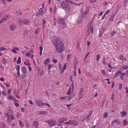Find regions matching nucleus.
I'll return each mask as SVG.
<instances>
[{"mask_svg": "<svg viewBox=\"0 0 128 128\" xmlns=\"http://www.w3.org/2000/svg\"><path fill=\"white\" fill-rule=\"evenodd\" d=\"M57 22L59 24L60 27L62 28H65L66 27V25L64 20L62 18L58 17V18Z\"/></svg>", "mask_w": 128, "mask_h": 128, "instance_id": "f257e3e1", "label": "nucleus"}, {"mask_svg": "<svg viewBox=\"0 0 128 128\" xmlns=\"http://www.w3.org/2000/svg\"><path fill=\"white\" fill-rule=\"evenodd\" d=\"M62 40L60 38L56 37L55 38H54L52 41V42L53 44L55 46L58 45L62 44Z\"/></svg>", "mask_w": 128, "mask_h": 128, "instance_id": "f03ea898", "label": "nucleus"}, {"mask_svg": "<svg viewBox=\"0 0 128 128\" xmlns=\"http://www.w3.org/2000/svg\"><path fill=\"white\" fill-rule=\"evenodd\" d=\"M60 5L64 10H69L70 8V6L69 4L66 2L65 1H63L60 3Z\"/></svg>", "mask_w": 128, "mask_h": 128, "instance_id": "7ed1b4c3", "label": "nucleus"}, {"mask_svg": "<svg viewBox=\"0 0 128 128\" xmlns=\"http://www.w3.org/2000/svg\"><path fill=\"white\" fill-rule=\"evenodd\" d=\"M55 47L56 50L58 52H61L64 49V46L62 44L58 45Z\"/></svg>", "mask_w": 128, "mask_h": 128, "instance_id": "20e7f679", "label": "nucleus"}, {"mask_svg": "<svg viewBox=\"0 0 128 128\" xmlns=\"http://www.w3.org/2000/svg\"><path fill=\"white\" fill-rule=\"evenodd\" d=\"M46 122H48L50 127L55 126L56 124V122L55 120H46Z\"/></svg>", "mask_w": 128, "mask_h": 128, "instance_id": "39448f33", "label": "nucleus"}, {"mask_svg": "<svg viewBox=\"0 0 128 128\" xmlns=\"http://www.w3.org/2000/svg\"><path fill=\"white\" fill-rule=\"evenodd\" d=\"M22 72V74L24 77H26V76L27 72L25 68L23 66L21 68Z\"/></svg>", "mask_w": 128, "mask_h": 128, "instance_id": "423d86ee", "label": "nucleus"}, {"mask_svg": "<svg viewBox=\"0 0 128 128\" xmlns=\"http://www.w3.org/2000/svg\"><path fill=\"white\" fill-rule=\"evenodd\" d=\"M36 105L39 107H42L44 105V104L43 103H42L41 104L40 100H36Z\"/></svg>", "mask_w": 128, "mask_h": 128, "instance_id": "0eeeda50", "label": "nucleus"}, {"mask_svg": "<svg viewBox=\"0 0 128 128\" xmlns=\"http://www.w3.org/2000/svg\"><path fill=\"white\" fill-rule=\"evenodd\" d=\"M83 90V88H81L79 92L78 95L80 97L79 98V99L82 98L84 96V95L82 94Z\"/></svg>", "mask_w": 128, "mask_h": 128, "instance_id": "6e6552de", "label": "nucleus"}, {"mask_svg": "<svg viewBox=\"0 0 128 128\" xmlns=\"http://www.w3.org/2000/svg\"><path fill=\"white\" fill-rule=\"evenodd\" d=\"M39 122L37 121H34L32 123L33 126L35 128H38V125Z\"/></svg>", "mask_w": 128, "mask_h": 128, "instance_id": "1a4fd4ad", "label": "nucleus"}, {"mask_svg": "<svg viewBox=\"0 0 128 128\" xmlns=\"http://www.w3.org/2000/svg\"><path fill=\"white\" fill-rule=\"evenodd\" d=\"M70 124H72L73 125V126L74 127L76 126V125H77L78 124L76 123L78 122L77 121H75L74 120H70Z\"/></svg>", "mask_w": 128, "mask_h": 128, "instance_id": "9d476101", "label": "nucleus"}, {"mask_svg": "<svg viewBox=\"0 0 128 128\" xmlns=\"http://www.w3.org/2000/svg\"><path fill=\"white\" fill-rule=\"evenodd\" d=\"M39 13L37 12L36 14V16H39L40 15L42 16L43 14V12L42 10H41V8L40 9V10H39Z\"/></svg>", "mask_w": 128, "mask_h": 128, "instance_id": "9b49d317", "label": "nucleus"}, {"mask_svg": "<svg viewBox=\"0 0 128 128\" xmlns=\"http://www.w3.org/2000/svg\"><path fill=\"white\" fill-rule=\"evenodd\" d=\"M50 60L48 58L44 60V64L45 65H47L50 62Z\"/></svg>", "mask_w": 128, "mask_h": 128, "instance_id": "f8f14e48", "label": "nucleus"}, {"mask_svg": "<svg viewBox=\"0 0 128 128\" xmlns=\"http://www.w3.org/2000/svg\"><path fill=\"white\" fill-rule=\"evenodd\" d=\"M120 114H121V116L122 117L124 116L127 115V113L126 112L124 111L123 112H120Z\"/></svg>", "mask_w": 128, "mask_h": 128, "instance_id": "ddd939ff", "label": "nucleus"}, {"mask_svg": "<svg viewBox=\"0 0 128 128\" xmlns=\"http://www.w3.org/2000/svg\"><path fill=\"white\" fill-rule=\"evenodd\" d=\"M88 13V10L87 9L82 14V16H86Z\"/></svg>", "mask_w": 128, "mask_h": 128, "instance_id": "4468645a", "label": "nucleus"}, {"mask_svg": "<svg viewBox=\"0 0 128 128\" xmlns=\"http://www.w3.org/2000/svg\"><path fill=\"white\" fill-rule=\"evenodd\" d=\"M30 21L26 19H24L23 20V23L25 24H27L30 23Z\"/></svg>", "mask_w": 128, "mask_h": 128, "instance_id": "2eb2a0df", "label": "nucleus"}, {"mask_svg": "<svg viewBox=\"0 0 128 128\" xmlns=\"http://www.w3.org/2000/svg\"><path fill=\"white\" fill-rule=\"evenodd\" d=\"M46 111H40L38 112V114L40 115L41 114H46Z\"/></svg>", "mask_w": 128, "mask_h": 128, "instance_id": "dca6fc26", "label": "nucleus"}, {"mask_svg": "<svg viewBox=\"0 0 128 128\" xmlns=\"http://www.w3.org/2000/svg\"><path fill=\"white\" fill-rule=\"evenodd\" d=\"M15 26L14 25H13L10 26V29L11 30H13L15 28Z\"/></svg>", "mask_w": 128, "mask_h": 128, "instance_id": "f3484780", "label": "nucleus"}, {"mask_svg": "<svg viewBox=\"0 0 128 128\" xmlns=\"http://www.w3.org/2000/svg\"><path fill=\"white\" fill-rule=\"evenodd\" d=\"M24 64L26 66H31L29 62V61L28 60H27L26 61V62H24Z\"/></svg>", "mask_w": 128, "mask_h": 128, "instance_id": "a211bd4d", "label": "nucleus"}, {"mask_svg": "<svg viewBox=\"0 0 128 128\" xmlns=\"http://www.w3.org/2000/svg\"><path fill=\"white\" fill-rule=\"evenodd\" d=\"M21 58L20 57H19L18 59V60L17 62V63L18 64H20L21 62Z\"/></svg>", "mask_w": 128, "mask_h": 128, "instance_id": "6ab92c4d", "label": "nucleus"}, {"mask_svg": "<svg viewBox=\"0 0 128 128\" xmlns=\"http://www.w3.org/2000/svg\"><path fill=\"white\" fill-rule=\"evenodd\" d=\"M125 74V73L124 72L122 73L120 76V78L122 80H123L124 79V77Z\"/></svg>", "mask_w": 128, "mask_h": 128, "instance_id": "aec40b11", "label": "nucleus"}, {"mask_svg": "<svg viewBox=\"0 0 128 128\" xmlns=\"http://www.w3.org/2000/svg\"><path fill=\"white\" fill-rule=\"evenodd\" d=\"M9 15H7L6 16H4V17L2 18L1 19L3 20V21L4 20L6 21V20L7 19V18H9Z\"/></svg>", "mask_w": 128, "mask_h": 128, "instance_id": "412c9836", "label": "nucleus"}, {"mask_svg": "<svg viewBox=\"0 0 128 128\" xmlns=\"http://www.w3.org/2000/svg\"><path fill=\"white\" fill-rule=\"evenodd\" d=\"M53 65H52L49 64L48 65V73H49L50 71V68L51 67H52Z\"/></svg>", "mask_w": 128, "mask_h": 128, "instance_id": "4be33fe9", "label": "nucleus"}, {"mask_svg": "<svg viewBox=\"0 0 128 128\" xmlns=\"http://www.w3.org/2000/svg\"><path fill=\"white\" fill-rule=\"evenodd\" d=\"M74 95H72L70 96L68 98V100L70 101L71 98H72L74 97Z\"/></svg>", "mask_w": 128, "mask_h": 128, "instance_id": "5701e85b", "label": "nucleus"}, {"mask_svg": "<svg viewBox=\"0 0 128 128\" xmlns=\"http://www.w3.org/2000/svg\"><path fill=\"white\" fill-rule=\"evenodd\" d=\"M42 46H40V55L41 56L42 54Z\"/></svg>", "mask_w": 128, "mask_h": 128, "instance_id": "b1692460", "label": "nucleus"}, {"mask_svg": "<svg viewBox=\"0 0 128 128\" xmlns=\"http://www.w3.org/2000/svg\"><path fill=\"white\" fill-rule=\"evenodd\" d=\"M3 61L2 64H3L5 65L7 63V61L5 60V59L4 58L2 59Z\"/></svg>", "mask_w": 128, "mask_h": 128, "instance_id": "393cba45", "label": "nucleus"}, {"mask_svg": "<svg viewBox=\"0 0 128 128\" xmlns=\"http://www.w3.org/2000/svg\"><path fill=\"white\" fill-rule=\"evenodd\" d=\"M122 73L120 71H118L116 74L114 76V77H116L118 76L119 74H120Z\"/></svg>", "mask_w": 128, "mask_h": 128, "instance_id": "a878e982", "label": "nucleus"}, {"mask_svg": "<svg viewBox=\"0 0 128 128\" xmlns=\"http://www.w3.org/2000/svg\"><path fill=\"white\" fill-rule=\"evenodd\" d=\"M64 124V122L63 121H61V122H60V123L59 124V125H58V126H62V125H63Z\"/></svg>", "mask_w": 128, "mask_h": 128, "instance_id": "bb28decb", "label": "nucleus"}, {"mask_svg": "<svg viewBox=\"0 0 128 128\" xmlns=\"http://www.w3.org/2000/svg\"><path fill=\"white\" fill-rule=\"evenodd\" d=\"M11 119L12 120H14L15 119V118L14 116L12 114L10 116Z\"/></svg>", "mask_w": 128, "mask_h": 128, "instance_id": "cd10ccee", "label": "nucleus"}, {"mask_svg": "<svg viewBox=\"0 0 128 128\" xmlns=\"http://www.w3.org/2000/svg\"><path fill=\"white\" fill-rule=\"evenodd\" d=\"M19 124H20V126L22 128L24 126V124H23V123L20 120H19Z\"/></svg>", "mask_w": 128, "mask_h": 128, "instance_id": "c85d7f7f", "label": "nucleus"}, {"mask_svg": "<svg viewBox=\"0 0 128 128\" xmlns=\"http://www.w3.org/2000/svg\"><path fill=\"white\" fill-rule=\"evenodd\" d=\"M92 113H90L88 114V115L86 117V119L87 120V121H88V120L89 119V117L90 116L91 114Z\"/></svg>", "mask_w": 128, "mask_h": 128, "instance_id": "c756f323", "label": "nucleus"}, {"mask_svg": "<svg viewBox=\"0 0 128 128\" xmlns=\"http://www.w3.org/2000/svg\"><path fill=\"white\" fill-rule=\"evenodd\" d=\"M4 116H7V118L9 117V114L8 113H7L6 112H5L4 113Z\"/></svg>", "mask_w": 128, "mask_h": 128, "instance_id": "7c9ffc66", "label": "nucleus"}, {"mask_svg": "<svg viewBox=\"0 0 128 128\" xmlns=\"http://www.w3.org/2000/svg\"><path fill=\"white\" fill-rule=\"evenodd\" d=\"M128 68V66H125L123 67L122 69L124 70H126Z\"/></svg>", "mask_w": 128, "mask_h": 128, "instance_id": "2f4dec72", "label": "nucleus"}, {"mask_svg": "<svg viewBox=\"0 0 128 128\" xmlns=\"http://www.w3.org/2000/svg\"><path fill=\"white\" fill-rule=\"evenodd\" d=\"M126 122L127 120H123L122 121L123 124L124 126H126Z\"/></svg>", "mask_w": 128, "mask_h": 128, "instance_id": "473e14b6", "label": "nucleus"}, {"mask_svg": "<svg viewBox=\"0 0 128 128\" xmlns=\"http://www.w3.org/2000/svg\"><path fill=\"white\" fill-rule=\"evenodd\" d=\"M120 59L121 60H124V59L126 60V59L124 58H123V57L122 55H121L120 56Z\"/></svg>", "mask_w": 128, "mask_h": 128, "instance_id": "72a5a7b5", "label": "nucleus"}, {"mask_svg": "<svg viewBox=\"0 0 128 128\" xmlns=\"http://www.w3.org/2000/svg\"><path fill=\"white\" fill-rule=\"evenodd\" d=\"M107 116L108 114L107 112H105L103 114L105 118H106L107 117Z\"/></svg>", "mask_w": 128, "mask_h": 128, "instance_id": "f704fd0d", "label": "nucleus"}, {"mask_svg": "<svg viewBox=\"0 0 128 128\" xmlns=\"http://www.w3.org/2000/svg\"><path fill=\"white\" fill-rule=\"evenodd\" d=\"M71 85L70 86V88L69 89V90L68 91V92H67L68 94H70V90H71Z\"/></svg>", "mask_w": 128, "mask_h": 128, "instance_id": "c9c22d12", "label": "nucleus"}, {"mask_svg": "<svg viewBox=\"0 0 128 128\" xmlns=\"http://www.w3.org/2000/svg\"><path fill=\"white\" fill-rule=\"evenodd\" d=\"M28 33V31L26 30H24V35L25 36H26Z\"/></svg>", "mask_w": 128, "mask_h": 128, "instance_id": "e433bc0d", "label": "nucleus"}, {"mask_svg": "<svg viewBox=\"0 0 128 128\" xmlns=\"http://www.w3.org/2000/svg\"><path fill=\"white\" fill-rule=\"evenodd\" d=\"M93 29H92V28H90V31L89 32H88V34H87V36H88V35L90 34V32L91 31V32H92V34H93Z\"/></svg>", "mask_w": 128, "mask_h": 128, "instance_id": "4c0bfd02", "label": "nucleus"}, {"mask_svg": "<svg viewBox=\"0 0 128 128\" xmlns=\"http://www.w3.org/2000/svg\"><path fill=\"white\" fill-rule=\"evenodd\" d=\"M12 100L14 101V102H18V100H16V99L14 97L12 98Z\"/></svg>", "mask_w": 128, "mask_h": 128, "instance_id": "58836bf2", "label": "nucleus"}, {"mask_svg": "<svg viewBox=\"0 0 128 128\" xmlns=\"http://www.w3.org/2000/svg\"><path fill=\"white\" fill-rule=\"evenodd\" d=\"M116 33V32L115 30H113V32H111V35L112 36H113Z\"/></svg>", "mask_w": 128, "mask_h": 128, "instance_id": "ea45409f", "label": "nucleus"}, {"mask_svg": "<svg viewBox=\"0 0 128 128\" xmlns=\"http://www.w3.org/2000/svg\"><path fill=\"white\" fill-rule=\"evenodd\" d=\"M7 122H8V123L9 124L11 122V120L10 118V117L7 118Z\"/></svg>", "mask_w": 128, "mask_h": 128, "instance_id": "a19ab883", "label": "nucleus"}, {"mask_svg": "<svg viewBox=\"0 0 128 128\" xmlns=\"http://www.w3.org/2000/svg\"><path fill=\"white\" fill-rule=\"evenodd\" d=\"M14 97H12L11 95L9 96H8V98L9 100H10L11 99L12 100V98Z\"/></svg>", "mask_w": 128, "mask_h": 128, "instance_id": "79ce46f5", "label": "nucleus"}, {"mask_svg": "<svg viewBox=\"0 0 128 128\" xmlns=\"http://www.w3.org/2000/svg\"><path fill=\"white\" fill-rule=\"evenodd\" d=\"M100 56L99 55H98L97 56L96 60L97 61H98L99 60L100 58Z\"/></svg>", "mask_w": 128, "mask_h": 128, "instance_id": "37998d69", "label": "nucleus"}, {"mask_svg": "<svg viewBox=\"0 0 128 128\" xmlns=\"http://www.w3.org/2000/svg\"><path fill=\"white\" fill-rule=\"evenodd\" d=\"M122 88V84H119V89L121 90Z\"/></svg>", "mask_w": 128, "mask_h": 128, "instance_id": "c03bdc74", "label": "nucleus"}, {"mask_svg": "<svg viewBox=\"0 0 128 128\" xmlns=\"http://www.w3.org/2000/svg\"><path fill=\"white\" fill-rule=\"evenodd\" d=\"M6 49L4 48V47H0V51H2L3 50H6Z\"/></svg>", "mask_w": 128, "mask_h": 128, "instance_id": "a18cd8bd", "label": "nucleus"}, {"mask_svg": "<svg viewBox=\"0 0 128 128\" xmlns=\"http://www.w3.org/2000/svg\"><path fill=\"white\" fill-rule=\"evenodd\" d=\"M16 50L15 49V48H14L13 49L11 50V51L12 52H14L15 53H16L17 52L16 51Z\"/></svg>", "mask_w": 128, "mask_h": 128, "instance_id": "49530a36", "label": "nucleus"}, {"mask_svg": "<svg viewBox=\"0 0 128 128\" xmlns=\"http://www.w3.org/2000/svg\"><path fill=\"white\" fill-rule=\"evenodd\" d=\"M20 68L19 66L18 65H17L16 67V69L17 71L20 70Z\"/></svg>", "mask_w": 128, "mask_h": 128, "instance_id": "de8ad7c7", "label": "nucleus"}, {"mask_svg": "<svg viewBox=\"0 0 128 128\" xmlns=\"http://www.w3.org/2000/svg\"><path fill=\"white\" fill-rule=\"evenodd\" d=\"M14 104L15 105V106L16 107H18L19 106V105L17 103H16V102H15L14 103Z\"/></svg>", "mask_w": 128, "mask_h": 128, "instance_id": "09e8293b", "label": "nucleus"}, {"mask_svg": "<svg viewBox=\"0 0 128 128\" xmlns=\"http://www.w3.org/2000/svg\"><path fill=\"white\" fill-rule=\"evenodd\" d=\"M70 120L68 122H64V124H66L70 125Z\"/></svg>", "mask_w": 128, "mask_h": 128, "instance_id": "8fccbe9b", "label": "nucleus"}, {"mask_svg": "<svg viewBox=\"0 0 128 128\" xmlns=\"http://www.w3.org/2000/svg\"><path fill=\"white\" fill-rule=\"evenodd\" d=\"M110 10H108L106 11L105 13V15H106V14H108L109 13V12H110Z\"/></svg>", "mask_w": 128, "mask_h": 128, "instance_id": "3c124183", "label": "nucleus"}, {"mask_svg": "<svg viewBox=\"0 0 128 128\" xmlns=\"http://www.w3.org/2000/svg\"><path fill=\"white\" fill-rule=\"evenodd\" d=\"M104 12H103V11H102V12H100V13L99 14L98 16H102V14Z\"/></svg>", "mask_w": 128, "mask_h": 128, "instance_id": "603ef678", "label": "nucleus"}, {"mask_svg": "<svg viewBox=\"0 0 128 128\" xmlns=\"http://www.w3.org/2000/svg\"><path fill=\"white\" fill-rule=\"evenodd\" d=\"M114 94H113L112 95V97L111 98V99L112 100H113L114 98Z\"/></svg>", "mask_w": 128, "mask_h": 128, "instance_id": "864d4df0", "label": "nucleus"}, {"mask_svg": "<svg viewBox=\"0 0 128 128\" xmlns=\"http://www.w3.org/2000/svg\"><path fill=\"white\" fill-rule=\"evenodd\" d=\"M53 62L55 63H56L58 61L57 60H56L55 59H54L53 60Z\"/></svg>", "mask_w": 128, "mask_h": 128, "instance_id": "5fc2aeb1", "label": "nucleus"}, {"mask_svg": "<svg viewBox=\"0 0 128 128\" xmlns=\"http://www.w3.org/2000/svg\"><path fill=\"white\" fill-rule=\"evenodd\" d=\"M11 90L10 89H8V94H11Z\"/></svg>", "mask_w": 128, "mask_h": 128, "instance_id": "6e6d98bb", "label": "nucleus"}, {"mask_svg": "<svg viewBox=\"0 0 128 128\" xmlns=\"http://www.w3.org/2000/svg\"><path fill=\"white\" fill-rule=\"evenodd\" d=\"M101 72L104 73V74H106V72H105V70H101Z\"/></svg>", "mask_w": 128, "mask_h": 128, "instance_id": "4d7b16f0", "label": "nucleus"}, {"mask_svg": "<svg viewBox=\"0 0 128 128\" xmlns=\"http://www.w3.org/2000/svg\"><path fill=\"white\" fill-rule=\"evenodd\" d=\"M66 64H65L63 66V69L64 70H65L66 69Z\"/></svg>", "mask_w": 128, "mask_h": 128, "instance_id": "13d9d810", "label": "nucleus"}, {"mask_svg": "<svg viewBox=\"0 0 128 128\" xmlns=\"http://www.w3.org/2000/svg\"><path fill=\"white\" fill-rule=\"evenodd\" d=\"M19 115L18 112H17L16 114V116L17 118H18L19 116Z\"/></svg>", "mask_w": 128, "mask_h": 128, "instance_id": "bf43d9fd", "label": "nucleus"}, {"mask_svg": "<svg viewBox=\"0 0 128 128\" xmlns=\"http://www.w3.org/2000/svg\"><path fill=\"white\" fill-rule=\"evenodd\" d=\"M114 82H112V88L114 87Z\"/></svg>", "mask_w": 128, "mask_h": 128, "instance_id": "052dcab7", "label": "nucleus"}, {"mask_svg": "<svg viewBox=\"0 0 128 128\" xmlns=\"http://www.w3.org/2000/svg\"><path fill=\"white\" fill-rule=\"evenodd\" d=\"M26 56H30V54L28 53H27L26 54Z\"/></svg>", "mask_w": 128, "mask_h": 128, "instance_id": "680f3d73", "label": "nucleus"}, {"mask_svg": "<svg viewBox=\"0 0 128 128\" xmlns=\"http://www.w3.org/2000/svg\"><path fill=\"white\" fill-rule=\"evenodd\" d=\"M2 94L4 96H6V94L4 91L2 92Z\"/></svg>", "mask_w": 128, "mask_h": 128, "instance_id": "e2e57ef3", "label": "nucleus"}, {"mask_svg": "<svg viewBox=\"0 0 128 128\" xmlns=\"http://www.w3.org/2000/svg\"><path fill=\"white\" fill-rule=\"evenodd\" d=\"M70 54H69L68 55L67 57V60H68L69 58H70Z\"/></svg>", "mask_w": 128, "mask_h": 128, "instance_id": "0e129e2a", "label": "nucleus"}, {"mask_svg": "<svg viewBox=\"0 0 128 128\" xmlns=\"http://www.w3.org/2000/svg\"><path fill=\"white\" fill-rule=\"evenodd\" d=\"M106 15H105V14H104L102 16V19H103L105 18V17Z\"/></svg>", "mask_w": 128, "mask_h": 128, "instance_id": "69168bd1", "label": "nucleus"}, {"mask_svg": "<svg viewBox=\"0 0 128 128\" xmlns=\"http://www.w3.org/2000/svg\"><path fill=\"white\" fill-rule=\"evenodd\" d=\"M0 80L4 82V81L5 80L3 78H1Z\"/></svg>", "mask_w": 128, "mask_h": 128, "instance_id": "338daca9", "label": "nucleus"}, {"mask_svg": "<svg viewBox=\"0 0 128 128\" xmlns=\"http://www.w3.org/2000/svg\"><path fill=\"white\" fill-rule=\"evenodd\" d=\"M0 86L3 89H4L5 87V86H3L1 84L0 85Z\"/></svg>", "mask_w": 128, "mask_h": 128, "instance_id": "774afa93", "label": "nucleus"}]
</instances>
